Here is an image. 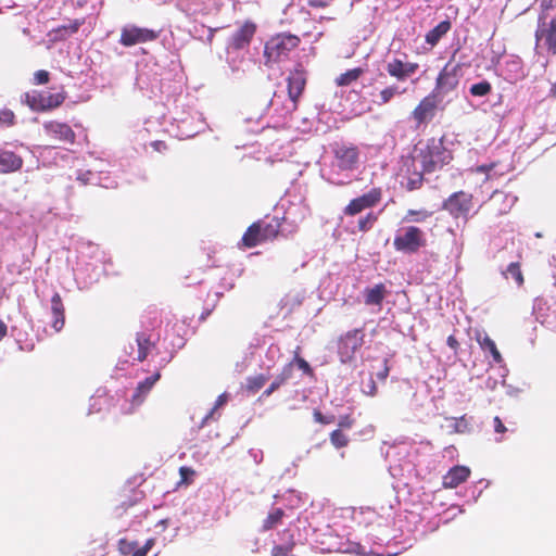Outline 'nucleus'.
<instances>
[{
	"label": "nucleus",
	"mask_w": 556,
	"mask_h": 556,
	"mask_svg": "<svg viewBox=\"0 0 556 556\" xmlns=\"http://www.w3.org/2000/svg\"><path fill=\"white\" fill-rule=\"evenodd\" d=\"M415 155L406 157L404 165L409 172V167H415L418 161L422 172L433 173L453 160V154L444 146L443 138H429L426 143L415 147Z\"/></svg>",
	"instance_id": "obj_1"
},
{
	"label": "nucleus",
	"mask_w": 556,
	"mask_h": 556,
	"mask_svg": "<svg viewBox=\"0 0 556 556\" xmlns=\"http://www.w3.org/2000/svg\"><path fill=\"white\" fill-rule=\"evenodd\" d=\"M427 245L425 232L416 226H407L400 230L393 239V248L397 252L414 254Z\"/></svg>",
	"instance_id": "obj_2"
},
{
	"label": "nucleus",
	"mask_w": 556,
	"mask_h": 556,
	"mask_svg": "<svg viewBox=\"0 0 556 556\" xmlns=\"http://www.w3.org/2000/svg\"><path fill=\"white\" fill-rule=\"evenodd\" d=\"M300 43V38L294 35H277L269 39L264 48L266 64L276 63L289 55Z\"/></svg>",
	"instance_id": "obj_3"
},
{
	"label": "nucleus",
	"mask_w": 556,
	"mask_h": 556,
	"mask_svg": "<svg viewBox=\"0 0 556 556\" xmlns=\"http://www.w3.org/2000/svg\"><path fill=\"white\" fill-rule=\"evenodd\" d=\"M475 206V197L470 192L459 190L453 192L442 203V208L453 218L468 220L470 212Z\"/></svg>",
	"instance_id": "obj_4"
},
{
	"label": "nucleus",
	"mask_w": 556,
	"mask_h": 556,
	"mask_svg": "<svg viewBox=\"0 0 556 556\" xmlns=\"http://www.w3.org/2000/svg\"><path fill=\"white\" fill-rule=\"evenodd\" d=\"M160 37V30L141 27L136 24H127L122 27L119 43L129 48L136 45L155 41Z\"/></svg>",
	"instance_id": "obj_5"
},
{
	"label": "nucleus",
	"mask_w": 556,
	"mask_h": 556,
	"mask_svg": "<svg viewBox=\"0 0 556 556\" xmlns=\"http://www.w3.org/2000/svg\"><path fill=\"white\" fill-rule=\"evenodd\" d=\"M66 99L64 92L50 93L33 90L24 94V102L35 112H46L59 108Z\"/></svg>",
	"instance_id": "obj_6"
},
{
	"label": "nucleus",
	"mask_w": 556,
	"mask_h": 556,
	"mask_svg": "<svg viewBox=\"0 0 556 556\" xmlns=\"http://www.w3.org/2000/svg\"><path fill=\"white\" fill-rule=\"evenodd\" d=\"M45 135L53 142L61 144H74L76 134L72 127L63 122L48 121L42 125Z\"/></svg>",
	"instance_id": "obj_7"
},
{
	"label": "nucleus",
	"mask_w": 556,
	"mask_h": 556,
	"mask_svg": "<svg viewBox=\"0 0 556 556\" xmlns=\"http://www.w3.org/2000/svg\"><path fill=\"white\" fill-rule=\"evenodd\" d=\"M381 199V188H371L368 192L352 199L343 208V213L346 216H355L367 208L375 207Z\"/></svg>",
	"instance_id": "obj_8"
},
{
	"label": "nucleus",
	"mask_w": 556,
	"mask_h": 556,
	"mask_svg": "<svg viewBox=\"0 0 556 556\" xmlns=\"http://www.w3.org/2000/svg\"><path fill=\"white\" fill-rule=\"evenodd\" d=\"M287 80L290 106L285 108V113L291 114L298 109V101L304 91L306 85V73L302 68H294L290 72Z\"/></svg>",
	"instance_id": "obj_9"
},
{
	"label": "nucleus",
	"mask_w": 556,
	"mask_h": 556,
	"mask_svg": "<svg viewBox=\"0 0 556 556\" xmlns=\"http://www.w3.org/2000/svg\"><path fill=\"white\" fill-rule=\"evenodd\" d=\"M458 71L459 65H452L451 62L446 63L437 77L432 93H437L439 98L440 96H445L455 90L459 83L457 76Z\"/></svg>",
	"instance_id": "obj_10"
},
{
	"label": "nucleus",
	"mask_w": 556,
	"mask_h": 556,
	"mask_svg": "<svg viewBox=\"0 0 556 556\" xmlns=\"http://www.w3.org/2000/svg\"><path fill=\"white\" fill-rule=\"evenodd\" d=\"M337 166L341 170H353L357 167L359 150L354 144L336 143L332 149Z\"/></svg>",
	"instance_id": "obj_11"
},
{
	"label": "nucleus",
	"mask_w": 556,
	"mask_h": 556,
	"mask_svg": "<svg viewBox=\"0 0 556 556\" xmlns=\"http://www.w3.org/2000/svg\"><path fill=\"white\" fill-rule=\"evenodd\" d=\"M439 103L440 99L437 97V93L430 92L422 98L412 112V118L416 126L430 122L435 115Z\"/></svg>",
	"instance_id": "obj_12"
},
{
	"label": "nucleus",
	"mask_w": 556,
	"mask_h": 556,
	"mask_svg": "<svg viewBox=\"0 0 556 556\" xmlns=\"http://www.w3.org/2000/svg\"><path fill=\"white\" fill-rule=\"evenodd\" d=\"M364 343V333L362 329H353L348 331L344 336H342L339 340V354L341 355L342 361L351 359L357 350Z\"/></svg>",
	"instance_id": "obj_13"
},
{
	"label": "nucleus",
	"mask_w": 556,
	"mask_h": 556,
	"mask_svg": "<svg viewBox=\"0 0 556 556\" xmlns=\"http://www.w3.org/2000/svg\"><path fill=\"white\" fill-rule=\"evenodd\" d=\"M419 68V64L416 62H403L400 59H393L387 64L388 74L399 81H404L408 77L413 76Z\"/></svg>",
	"instance_id": "obj_14"
},
{
	"label": "nucleus",
	"mask_w": 556,
	"mask_h": 556,
	"mask_svg": "<svg viewBox=\"0 0 556 556\" xmlns=\"http://www.w3.org/2000/svg\"><path fill=\"white\" fill-rule=\"evenodd\" d=\"M264 242L266 240L263 237L260 223L254 222L244 231L238 247L239 249H252Z\"/></svg>",
	"instance_id": "obj_15"
},
{
	"label": "nucleus",
	"mask_w": 556,
	"mask_h": 556,
	"mask_svg": "<svg viewBox=\"0 0 556 556\" xmlns=\"http://www.w3.org/2000/svg\"><path fill=\"white\" fill-rule=\"evenodd\" d=\"M470 476V469L466 466H454L443 477V486L446 489H455L465 482Z\"/></svg>",
	"instance_id": "obj_16"
},
{
	"label": "nucleus",
	"mask_w": 556,
	"mask_h": 556,
	"mask_svg": "<svg viewBox=\"0 0 556 556\" xmlns=\"http://www.w3.org/2000/svg\"><path fill=\"white\" fill-rule=\"evenodd\" d=\"M256 31V26L252 22H245L232 36L231 46L232 48L240 50L247 47L254 34Z\"/></svg>",
	"instance_id": "obj_17"
},
{
	"label": "nucleus",
	"mask_w": 556,
	"mask_h": 556,
	"mask_svg": "<svg viewBox=\"0 0 556 556\" xmlns=\"http://www.w3.org/2000/svg\"><path fill=\"white\" fill-rule=\"evenodd\" d=\"M51 313L53 318L51 327L55 332H60L65 325V306L58 292H55L51 298Z\"/></svg>",
	"instance_id": "obj_18"
},
{
	"label": "nucleus",
	"mask_w": 556,
	"mask_h": 556,
	"mask_svg": "<svg viewBox=\"0 0 556 556\" xmlns=\"http://www.w3.org/2000/svg\"><path fill=\"white\" fill-rule=\"evenodd\" d=\"M23 159L13 151L0 149V173L17 172L23 166Z\"/></svg>",
	"instance_id": "obj_19"
},
{
	"label": "nucleus",
	"mask_w": 556,
	"mask_h": 556,
	"mask_svg": "<svg viewBox=\"0 0 556 556\" xmlns=\"http://www.w3.org/2000/svg\"><path fill=\"white\" fill-rule=\"evenodd\" d=\"M161 374L159 371L154 372L152 376L146 378L143 381L139 382L132 396L131 404L138 406L143 403L146 396L152 390L153 386L160 380Z\"/></svg>",
	"instance_id": "obj_20"
},
{
	"label": "nucleus",
	"mask_w": 556,
	"mask_h": 556,
	"mask_svg": "<svg viewBox=\"0 0 556 556\" xmlns=\"http://www.w3.org/2000/svg\"><path fill=\"white\" fill-rule=\"evenodd\" d=\"M283 219V217L274 216L269 222L262 219L256 220V223H260L263 237L266 241H273L279 236Z\"/></svg>",
	"instance_id": "obj_21"
},
{
	"label": "nucleus",
	"mask_w": 556,
	"mask_h": 556,
	"mask_svg": "<svg viewBox=\"0 0 556 556\" xmlns=\"http://www.w3.org/2000/svg\"><path fill=\"white\" fill-rule=\"evenodd\" d=\"M536 38L543 39L547 49L556 54V16L551 20L546 27L536 31Z\"/></svg>",
	"instance_id": "obj_22"
},
{
	"label": "nucleus",
	"mask_w": 556,
	"mask_h": 556,
	"mask_svg": "<svg viewBox=\"0 0 556 556\" xmlns=\"http://www.w3.org/2000/svg\"><path fill=\"white\" fill-rule=\"evenodd\" d=\"M292 377V364H286L280 372L275 377L269 387L263 392V397L270 396L275 391H277L281 386L286 384L289 379Z\"/></svg>",
	"instance_id": "obj_23"
},
{
	"label": "nucleus",
	"mask_w": 556,
	"mask_h": 556,
	"mask_svg": "<svg viewBox=\"0 0 556 556\" xmlns=\"http://www.w3.org/2000/svg\"><path fill=\"white\" fill-rule=\"evenodd\" d=\"M476 340L483 351H489L493 357V361L497 364L503 362L502 354L496 348L495 342L485 332L478 331L476 333Z\"/></svg>",
	"instance_id": "obj_24"
},
{
	"label": "nucleus",
	"mask_w": 556,
	"mask_h": 556,
	"mask_svg": "<svg viewBox=\"0 0 556 556\" xmlns=\"http://www.w3.org/2000/svg\"><path fill=\"white\" fill-rule=\"evenodd\" d=\"M387 290L383 283H378L372 288H368L365 290V304L366 305H377L380 306L386 296Z\"/></svg>",
	"instance_id": "obj_25"
},
{
	"label": "nucleus",
	"mask_w": 556,
	"mask_h": 556,
	"mask_svg": "<svg viewBox=\"0 0 556 556\" xmlns=\"http://www.w3.org/2000/svg\"><path fill=\"white\" fill-rule=\"evenodd\" d=\"M452 27V24L448 20L440 22L435 27L430 29L426 34V42L435 46L443 36H445Z\"/></svg>",
	"instance_id": "obj_26"
},
{
	"label": "nucleus",
	"mask_w": 556,
	"mask_h": 556,
	"mask_svg": "<svg viewBox=\"0 0 556 556\" xmlns=\"http://www.w3.org/2000/svg\"><path fill=\"white\" fill-rule=\"evenodd\" d=\"M404 167H405V173L407 174V180L405 184V188L408 191H414V190L421 188V186L424 184V173L425 172H422V169L415 170V167H409V172H407V167L405 165H404Z\"/></svg>",
	"instance_id": "obj_27"
},
{
	"label": "nucleus",
	"mask_w": 556,
	"mask_h": 556,
	"mask_svg": "<svg viewBox=\"0 0 556 556\" xmlns=\"http://www.w3.org/2000/svg\"><path fill=\"white\" fill-rule=\"evenodd\" d=\"M285 517V510L282 508H274L267 517L263 520L262 525V531L266 532L275 527H277L279 523H281L282 519Z\"/></svg>",
	"instance_id": "obj_28"
},
{
	"label": "nucleus",
	"mask_w": 556,
	"mask_h": 556,
	"mask_svg": "<svg viewBox=\"0 0 556 556\" xmlns=\"http://www.w3.org/2000/svg\"><path fill=\"white\" fill-rule=\"evenodd\" d=\"M84 23L85 18H76L72 21L68 25H62L54 28L52 33L58 35V39H65L66 37L76 34Z\"/></svg>",
	"instance_id": "obj_29"
},
{
	"label": "nucleus",
	"mask_w": 556,
	"mask_h": 556,
	"mask_svg": "<svg viewBox=\"0 0 556 556\" xmlns=\"http://www.w3.org/2000/svg\"><path fill=\"white\" fill-rule=\"evenodd\" d=\"M364 74V70L362 67H355L352 70L342 73L336 78L337 86L343 87L349 86L352 83L358 80V78Z\"/></svg>",
	"instance_id": "obj_30"
},
{
	"label": "nucleus",
	"mask_w": 556,
	"mask_h": 556,
	"mask_svg": "<svg viewBox=\"0 0 556 556\" xmlns=\"http://www.w3.org/2000/svg\"><path fill=\"white\" fill-rule=\"evenodd\" d=\"M301 348L296 346V349L293 352V358L288 364H292V369L294 366H296L300 370L303 371L304 375L313 378L315 376V372L307 361H305L303 357L300 356Z\"/></svg>",
	"instance_id": "obj_31"
},
{
	"label": "nucleus",
	"mask_w": 556,
	"mask_h": 556,
	"mask_svg": "<svg viewBox=\"0 0 556 556\" xmlns=\"http://www.w3.org/2000/svg\"><path fill=\"white\" fill-rule=\"evenodd\" d=\"M136 341L138 344L137 361L143 362L149 355V352L154 344L151 342L150 338L144 333H138Z\"/></svg>",
	"instance_id": "obj_32"
},
{
	"label": "nucleus",
	"mask_w": 556,
	"mask_h": 556,
	"mask_svg": "<svg viewBox=\"0 0 556 556\" xmlns=\"http://www.w3.org/2000/svg\"><path fill=\"white\" fill-rule=\"evenodd\" d=\"M503 275L506 279L513 278L518 287H521L525 282L523 274L519 262L510 263Z\"/></svg>",
	"instance_id": "obj_33"
},
{
	"label": "nucleus",
	"mask_w": 556,
	"mask_h": 556,
	"mask_svg": "<svg viewBox=\"0 0 556 556\" xmlns=\"http://www.w3.org/2000/svg\"><path fill=\"white\" fill-rule=\"evenodd\" d=\"M432 215L431 212L427 210H408L404 217L403 222L405 223H422L427 220Z\"/></svg>",
	"instance_id": "obj_34"
},
{
	"label": "nucleus",
	"mask_w": 556,
	"mask_h": 556,
	"mask_svg": "<svg viewBox=\"0 0 556 556\" xmlns=\"http://www.w3.org/2000/svg\"><path fill=\"white\" fill-rule=\"evenodd\" d=\"M330 443L336 448L346 447L350 443L349 437L341 431V429H336L329 434Z\"/></svg>",
	"instance_id": "obj_35"
},
{
	"label": "nucleus",
	"mask_w": 556,
	"mask_h": 556,
	"mask_svg": "<svg viewBox=\"0 0 556 556\" xmlns=\"http://www.w3.org/2000/svg\"><path fill=\"white\" fill-rule=\"evenodd\" d=\"M267 381V377L263 374H260L254 377H249L245 383V390L251 393H255L261 390Z\"/></svg>",
	"instance_id": "obj_36"
},
{
	"label": "nucleus",
	"mask_w": 556,
	"mask_h": 556,
	"mask_svg": "<svg viewBox=\"0 0 556 556\" xmlns=\"http://www.w3.org/2000/svg\"><path fill=\"white\" fill-rule=\"evenodd\" d=\"M378 220V215L374 212L367 213L365 216L361 217L357 222V228L361 232L369 231L374 225Z\"/></svg>",
	"instance_id": "obj_37"
},
{
	"label": "nucleus",
	"mask_w": 556,
	"mask_h": 556,
	"mask_svg": "<svg viewBox=\"0 0 556 556\" xmlns=\"http://www.w3.org/2000/svg\"><path fill=\"white\" fill-rule=\"evenodd\" d=\"M492 90V86L489 81L486 80H483V81H480L478 84H473L471 87H470V93L471 96L473 97H484L486 94H489Z\"/></svg>",
	"instance_id": "obj_38"
},
{
	"label": "nucleus",
	"mask_w": 556,
	"mask_h": 556,
	"mask_svg": "<svg viewBox=\"0 0 556 556\" xmlns=\"http://www.w3.org/2000/svg\"><path fill=\"white\" fill-rule=\"evenodd\" d=\"M138 546V543L136 541H129L125 538L119 539L117 542V548L121 555L128 556L132 554L135 548Z\"/></svg>",
	"instance_id": "obj_39"
},
{
	"label": "nucleus",
	"mask_w": 556,
	"mask_h": 556,
	"mask_svg": "<svg viewBox=\"0 0 556 556\" xmlns=\"http://www.w3.org/2000/svg\"><path fill=\"white\" fill-rule=\"evenodd\" d=\"M397 93H399V90H397L396 86H388V87L383 88L379 93L380 100L377 102L378 105H383V104L389 103L394 98V96Z\"/></svg>",
	"instance_id": "obj_40"
},
{
	"label": "nucleus",
	"mask_w": 556,
	"mask_h": 556,
	"mask_svg": "<svg viewBox=\"0 0 556 556\" xmlns=\"http://www.w3.org/2000/svg\"><path fill=\"white\" fill-rule=\"evenodd\" d=\"M16 123V116L9 109L0 110V127H12Z\"/></svg>",
	"instance_id": "obj_41"
},
{
	"label": "nucleus",
	"mask_w": 556,
	"mask_h": 556,
	"mask_svg": "<svg viewBox=\"0 0 556 556\" xmlns=\"http://www.w3.org/2000/svg\"><path fill=\"white\" fill-rule=\"evenodd\" d=\"M294 547V542L292 540V535L290 536V541L287 545H275L271 549L270 556H293L291 554Z\"/></svg>",
	"instance_id": "obj_42"
},
{
	"label": "nucleus",
	"mask_w": 556,
	"mask_h": 556,
	"mask_svg": "<svg viewBox=\"0 0 556 556\" xmlns=\"http://www.w3.org/2000/svg\"><path fill=\"white\" fill-rule=\"evenodd\" d=\"M227 401H228V394H227V393H223V394H220V395L217 397V400H216V402H215V404H214L213 408H212V409L210 410V413L204 417V419H203V424H206L211 418H213V417H214L215 412H216L218 408L223 407V406L227 403Z\"/></svg>",
	"instance_id": "obj_43"
},
{
	"label": "nucleus",
	"mask_w": 556,
	"mask_h": 556,
	"mask_svg": "<svg viewBox=\"0 0 556 556\" xmlns=\"http://www.w3.org/2000/svg\"><path fill=\"white\" fill-rule=\"evenodd\" d=\"M179 475L181 479L180 483L190 484L195 471L190 467L182 466L179 468Z\"/></svg>",
	"instance_id": "obj_44"
},
{
	"label": "nucleus",
	"mask_w": 556,
	"mask_h": 556,
	"mask_svg": "<svg viewBox=\"0 0 556 556\" xmlns=\"http://www.w3.org/2000/svg\"><path fill=\"white\" fill-rule=\"evenodd\" d=\"M50 80V73L46 70H39L34 73L35 85H46Z\"/></svg>",
	"instance_id": "obj_45"
},
{
	"label": "nucleus",
	"mask_w": 556,
	"mask_h": 556,
	"mask_svg": "<svg viewBox=\"0 0 556 556\" xmlns=\"http://www.w3.org/2000/svg\"><path fill=\"white\" fill-rule=\"evenodd\" d=\"M355 424V419L351 415L340 416L338 420V428L343 431L344 429H351Z\"/></svg>",
	"instance_id": "obj_46"
},
{
	"label": "nucleus",
	"mask_w": 556,
	"mask_h": 556,
	"mask_svg": "<svg viewBox=\"0 0 556 556\" xmlns=\"http://www.w3.org/2000/svg\"><path fill=\"white\" fill-rule=\"evenodd\" d=\"M313 417L316 422H319L321 425H329L334 421V416H325L323 413L318 409H314Z\"/></svg>",
	"instance_id": "obj_47"
},
{
	"label": "nucleus",
	"mask_w": 556,
	"mask_h": 556,
	"mask_svg": "<svg viewBox=\"0 0 556 556\" xmlns=\"http://www.w3.org/2000/svg\"><path fill=\"white\" fill-rule=\"evenodd\" d=\"M333 0H305L309 8L324 9L330 5Z\"/></svg>",
	"instance_id": "obj_48"
},
{
	"label": "nucleus",
	"mask_w": 556,
	"mask_h": 556,
	"mask_svg": "<svg viewBox=\"0 0 556 556\" xmlns=\"http://www.w3.org/2000/svg\"><path fill=\"white\" fill-rule=\"evenodd\" d=\"M452 420L454 421V430L456 432H465V430L468 427V424H467L465 417H460L459 419L453 418Z\"/></svg>",
	"instance_id": "obj_49"
},
{
	"label": "nucleus",
	"mask_w": 556,
	"mask_h": 556,
	"mask_svg": "<svg viewBox=\"0 0 556 556\" xmlns=\"http://www.w3.org/2000/svg\"><path fill=\"white\" fill-rule=\"evenodd\" d=\"M493 422H494V431L496 433L504 434L507 431V428L504 426L502 419L498 416L494 417Z\"/></svg>",
	"instance_id": "obj_50"
},
{
	"label": "nucleus",
	"mask_w": 556,
	"mask_h": 556,
	"mask_svg": "<svg viewBox=\"0 0 556 556\" xmlns=\"http://www.w3.org/2000/svg\"><path fill=\"white\" fill-rule=\"evenodd\" d=\"M446 343L455 353L458 351L459 342L453 334L447 337Z\"/></svg>",
	"instance_id": "obj_51"
},
{
	"label": "nucleus",
	"mask_w": 556,
	"mask_h": 556,
	"mask_svg": "<svg viewBox=\"0 0 556 556\" xmlns=\"http://www.w3.org/2000/svg\"><path fill=\"white\" fill-rule=\"evenodd\" d=\"M387 363H388V361L384 359V367H383V369L377 374V377L380 380H386L388 375H389V367H388Z\"/></svg>",
	"instance_id": "obj_52"
},
{
	"label": "nucleus",
	"mask_w": 556,
	"mask_h": 556,
	"mask_svg": "<svg viewBox=\"0 0 556 556\" xmlns=\"http://www.w3.org/2000/svg\"><path fill=\"white\" fill-rule=\"evenodd\" d=\"M154 150L159 151V152H162V151H165L167 149V146L164 141H161V140H157V141H154L152 143Z\"/></svg>",
	"instance_id": "obj_53"
},
{
	"label": "nucleus",
	"mask_w": 556,
	"mask_h": 556,
	"mask_svg": "<svg viewBox=\"0 0 556 556\" xmlns=\"http://www.w3.org/2000/svg\"><path fill=\"white\" fill-rule=\"evenodd\" d=\"M494 166H495L494 164L480 165L477 167L476 172L477 173H489L494 168Z\"/></svg>",
	"instance_id": "obj_54"
},
{
	"label": "nucleus",
	"mask_w": 556,
	"mask_h": 556,
	"mask_svg": "<svg viewBox=\"0 0 556 556\" xmlns=\"http://www.w3.org/2000/svg\"><path fill=\"white\" fill-rule=\"evenodd\" d=\"M8 334V326L7 324L0 319V341L7 337Z\"/></svg>",
	"instance_id": "obj_55"
},
{
	"label": "nucleus",
	"mask_w": 556,
	"mask_h": 556,
	"mask_svg": "<svg viewBox=\"0 0 556 556\" xmlns=\"http://www.w3.org/2000/svg\"><path fill=\"white\" fill-rule=\"evenodd\" d=\"M154 539H149L141 547L148 553L154 546Z\"/></svg>",
	"instance_id": "obj_56"
},
{
	"label": "nucleus",
	"mask_w": 556,
	"mask_h": 556,
	"mask_svg": "<svg viewBox=\"0 0 556 556\" xmlns=\"http://www.w3.org/2000/svg\"><path fill=\"white\" fill-rule=\"evenodd\" d=\"M147 552L142 547H136L131 556H147Z\"/></svg>",
	"instance_id": "obj_57"
},
{
	"label": "nucleus",
	"mask_w": 556,
	"mask_h": 556,
	"mask_svg": "<svg viewBox=\"0 0 556 556\" xmlns=\"http://www.w3.org/2000/svg\"><path fill=\"white\" fill-rule=\"evenodd\" d=\"M549 96L556 98V84L552 85Z\"/></svg>",
	"instance_id": "obj_58"
},
{
	"label": "nucleus",
	"mask_w": 556,
	"mask_h": 556,
	"mask_svg": "<svg viewBox=\"0 0 556 556\" xmlns=\"http://www.w3.org/2000/svg\"><path fill=\"white\" fill-rule=\"evenodd\" d=\"M280 98H281L280 96H277V94L275 93V94H274V98L270 100V105H273V106H274Z\"/></svg>",
	"instance_id": "obj_59"
},
{
	"label": "nucleus",
	"mask_w": 556,
	"mask_h": 556,
	"mask_svg": "<svg viewBox=\"0 0 556 556\" xmlns=\"http://www.w3.org/2000/svg\"><path fill=\"white\" fill-rule=\"evenodd\" d=\"M211 312H212L211 309H207V311L203 312L201 317H200V319L201 320H205L206 317L211 314Z\"/></svg>",
	"instance_id": "obj_60"
}]
</instances>
